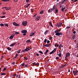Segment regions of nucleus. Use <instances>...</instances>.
I'll return each mask as SVG.
<instances>
[{"mask_svg":"<svg viewBox=\"0 0 78 78\" xmlns=\"http://www.w3.org/2000/svg\"><path fill=\"white\" fill-rule=\"evenodd\" d=\"M35 33H36V32L35 31L34 33H32V34H33V35H34V34H35Z\"/></svg>","mask_w":78,"mask_h":78,"instance_id":"0e129e2a","label":"nucleus"},{"mask_svg":"<svg viewBox=\"0 0 78 78\" xmlns=\"http://www.w3.org/2000/svg\"><path fill=\"white\" fill-rule=\"evenodd\" d=\"M13 2H16V3H17L18 2V0H14Z\"/></svg>","mask_w":78,"mask_h":78,"instance_id":"c9c22d12","label":"nucleus"},{"mask_svg":"<svg viewBox=\"0 0 78 78\" xmlns=\"http://www.w3.org/2000/svg\"><path fill=\"white\" fill-rule=\"evenodd\" d=\"M7 49L8 50H11V48L9 47H8Z\"/></svg>","mask_w":78,"mask_h":78,"instance_id":"5701e85b","label":"nucleus"},{"mask_svg":"<svg viewBox=\"0 0 78 78\" xmlns=\"http://www.w3.org/2000/svg\"><path fill=\"white\" fill-rule=\"evenodd\" d=\"M36 65V66H39V63L38 62H37L36 63H35Z\"/></svg>","mask_w":78,"mask_h":78,"instance_id":"a878e982","label":"nucleus"},{"mask_svg":"<svg viewBox=\"0 0 78 78\" xmlns=\"http://www.w3.org/2000/svg\"><path fill=\"white\" fill-rule=\"evenodd\" d=\"M15 34H16V35H17V34H19V32H15Z\"/></svg>","mask_w":78,"mask_h":78,"instance_id":"393cba45","label":"nucleus"},{"mask_svg":"<svg viewBox=\"0 0 78 78\" xmlns=\"http://www.w3.org/2000/svg\"><path fill=\"white\" fill-rule=\"evenodd\" d=\"M10 0H2V1L3 2H8L9 1H10Z\"/></svg>","mask_w":78,"mask_h":78,"instance_id":"2eb2a0df","label":"nucleus"},{"mask_svg":"<svg viewBox=\"0 0 78 78\" xmlns=\"http://www.w3.org/2000/svg\"><path fill=\"white\" fill-rule=\"evenodd\" d=\"M16 44V43H14L13 44H11L10 46V47H12L13 46H14V45H15Z\"/></svg>","mask_w":78,"mask_h":78,"instance_id":"9b49d317","label":"nucleus"},{"mask_svg":"<svg viewBox=\"0 0 78 78\" xmlns=\"http://www.w3.org/2000/svg\"><path fill=\"white\" fill-rule=\"evenodd\" d=\"M49 59H48V62L46 63V69L48 70H49V68L48 67V66H49Z\"/></svg>","mask_w":78,"mask_h":78,"instance_id":"7ed1b4c3","label":"nucleus"},{"mask_svg":"<svg viewBox=\"0 0 78 78\" xmlns=\"http://www.w3.org/2000/svg\"><path fill=\"white\" fill-rule=\"evenodd\" d=\"M56 50H57V48H55L53 50V52L54 53H55L56 51Z\"/></svg>","mask_w":78,"mask_h":78,"instance_id":"aec40b11","label":"nucleus"},{"mask_svg":"<svg viewBox=\"0 0 78 78\" xmlns=\"http://www.w3.org/2000/svg\"><path fill=\"white\" fill-rule=\"evenodd\" d=\"M6 73H1V75H6Z\"/></svg>","mask_w":78,"mask_h":78,"instance_id":"dca6fc26","label":"nucleus"},{"mask_svg":"<svg viewBox=\"0 0 78 78\" xmlns=\"http://www.w3.org/2000/svg\"><path fill=\"white\" fill-rule=\"evenodd\" d=\"M53 10L52 9H49V12H52L53 11Z\"/></svg>","mask_w":78,"mask_h":78,"instance_id":"b1692460","label":"nucleus"},{"mask_svg":"<svg viewBox=\"0 0 78 78\" xmlns=\"http://www.w3.org/2000/svg\"><path fill=\"white\" fill-rule=\"evenodd\" d=\"M49 24H50V26H51V27H53V25H52V23H51V22H50L49 23Z\"/></svg>","mask_w":78,"mask_h":78,"instance_id":"bb28decb","label":"nucleus"},{"mask_svg":"<svg viewBox=\"0 0 78 78\" xmlns=\"http://www.w3.org/2000/svg\"><path fill=\"white\" fill-rule=\"evenodd\" d=\"M54 53V52H53V51L49 53V54H52V53Z\"/></svg>","mask_w":78,"mask_h":78,"instance_id":"de8ad7c7","label":"nucleus"},{"mask_svg":"<svg viewBox=\"0 0 78 78\" xmlns=\"http://www.w3.org/2000/svg\"><path fill=\"white\" fill-rule=\"evenodd\" d=\"M62 23H58V24H57L56 26V27H60L61 26V25H62Z\"/></svg>","mask_w":78,"mask_h":78,"instance_id":"6e6552de","label":"nucleus"},{"mask_svg":"<svg viewBox=\"0 0 78 78\" xmlns=\"http://www.w3.org/2000/svg\"><path fill=\"white\" fill-rule=\"evenodd\" d=\"M43 47H49V44H46L45 45L43 46Z\"/></svg>","mask_w":78,"mask_h":78,"instance_id":"4468645a","label":"nucleus"},{"mask_svg":"<svg viewBox=\"0 0 78 78\" xmlns=\"http://www.w3.org/2000/svg\"><path fill=\"white\" fill-rule=\"evenodd\" d=\"M27 43H29L30 42H31V41L30 40H27L26 41Z\"/></svg>","mask_w":78,"mask_h":78,"instance_id":"6ab92c4d","label":"nucleus"},{"mask_svg":"<svg viewBox=\"0 0 78 78\" xmlns=\"http://www.w3.org/2000/svg\"><path fill=\"white\" fill-rule=\"evenodd\" d=\"M70 28V27H69V26H68V27H67L65 29V30H69V28Z\"/></svg>","mask_w":78,"mask_h":78,"instance_id":"f8f14e48","label":"nucleus"},{"mask_svg":"<svg viewBox=\"0 0 78 78\" xmlns=\"http://www.w3.org/2000/svg\"><path fill=\"white\" fill-rule=\"evenodd\" d=\"M4 25H5V27H8V24H4Z\"/></svg>","mask_w":78,"mask_h":78,"instance_id":"ea45409f","label":"nucleus"},{"mask_svg":"<svg viewBox=\"0 0 78 78\" xmlns=\"http://www.w3.org/2000/svg\"><path fill=\"white\" fill-rule=\"evenodd\" d=\"M25 67H28V65H25Z\"/></svg>","mask_w":78,"mask_h":78,"instance_id":"e2e57ef3","label":"nucleus"},{"mask_svg":"<svg viewBox=\"0 0 78 78\" xmlns=\"http://www.w3.org/2000/svg\"><path fill=\"white\" fill-rule=\"evenodd\" d=\"M33 36V34L32 33L30 35V37Z\"/></svg>","mask_w":78,"mask_h":78,"instance_id":"864d4df0","label":"nucleus"},{"mask_svg":"<svg viewBox=\"0 0 78 78\" xmlns=\"http://www.w3.org/2000/svg\"><path fill=\"white\" fill-rule=\"evenodd\" d=\"M2 14H6V12H2Z\"/></svg>","mask_w":78,"mask_h":78,"instance_id":"4c0bfd02","label":"nucleus"},{"mask_svg":"<svg viewBox=\"0 0 78 78\" xmlns=\"http://www.w3.org/2000/svg\"><path fill=\"white\" fill-rule=\"evenodd\" d=\"M22 33H27V30H23L22 31Z\"/></svg>","mask_w":78,"mask_h":78,"instance_id":"9d476101","label":"nucleus"},{"mask_svg":"<svg viewBox=\"0 0 78 78\" xmlns=\"http://www.w3.org/2000/svg\"><path fill=\"white\" fill-rule=\"evenodd\" d=\"M60 47H63V46H62V43L60 44Z\"/></svg>","mask_w":78,"mask_h":78,"instance_id":"a19ab883","label":"nucleus"},{"mask_svg":"<svg viewBox=\"0 0 78 78\" xmlns=\"http://www.w3.org/2000/svg\"><path fill=\"white\" fill-rule=\"evenodd\" d=\"M73 34H75V33H76V31H74L73 32Z\"/></svg>","mask_w":78,"mask_h":78,"instance_id":"338daca9","label":"nucleus"},{"mask_svg":"<svg viewBox=\"0 0 78 78\" xmlns=\"http://www.w3.org/2000/svg\"><path fill=\"white\" fill-rule=\"evenodd\" d=\"M17 57V55H15V57L14 58H16Z\"/></svg>","mask_w":78,"mask_h":78,"instance_id":"052dcab7","label":"nucleus"},{"mask_svg":"<svg viewBox=\"0 0 78 78\" xmlns=\"http://www.w3.org/2000/svg\"><path fill=\"white\" fill-rule=\"evenodd\" d=\"M60 35H62V32L60 33Z\"/></svg>","mask_w":78,"mask_h":78,"instance_id":"bf43d9fd","label":"nucleus"},{"mask_svg":"<svg viewBox=\"0 0 78 78\" xmlns=\"http://www.w3.org/2000/svg\"><path fill=\"white\" fill-rule=\"evenodd\" d=\"M70 54L69 52H67L66 55V56L65 57V59H67V57H69V56H70Z\"/></svg>","mask_w":78,"mask_h":78,"instance_id":"20e7f679","label":"nucleus"},{"mask_svg":"<svg viewBox=\"0 0 78 78\" xmlns=\"http://www.w3.org/2000/svg\"><path fill=\"white\" fill-rule=\"evenodd\" d=\"M39 52L41 53V54H43V52H42V51H39Z\"/></svg>","mask_w":78,"mask_h":78,"instance_id":"72a5a7b5","label":"nucleus"},{"mask_svg":"<svg viewBox=\"0 0 78 78\" xmlns=\"http://www.w3.org/2000/svg\"><path fill=\"white\" fill-rule=\"evenodd\" d=\"M58 12V9H56L55 10V13L56 14V13H57Z\"/></svg>","mask_w":78,"mask_h":78,"instance_id":"f704fd0d","label":"nucleus"},{"mask_svg":"<svg viewBox=\"0 0 78 78\" xmlns=\"http://www.w3.org/2000/svg\"><path fill=\"white\" fill-rule=\"evenodd\" d=\"M64 2H65V3H66V0H64V1L62 2V3H63Z\"/></svg>","mask_w":78,"mask_h":78,"instance_id":"6e6d98bb","label":"nucleus"},{"mask_svg":"<svg viewBox=\"0 0 78 78\" xmlns=\"http://www.w3.org/2000/svg\"><path fill=\"white\" fill-rule=\"evenodd\" d=\"M57 55H58L59 57H61V54L59 53V54H57Z\"/></svg>","mask_w":78,"mask_h":78,"instance_id":"473e14b6","label":"nucleus"},{"mask_svg":"<svg viewBox=\"0 0 78 78\" xmlns=\"http://www.w3.org/2000/svg\"><path fill=\"white\" fill-rule=\"evenodd\" d=\"M75 37H76V36L75 35H74L72 37V38L73 39H75Z\"/></svg>","mask_w":78,"mask_h":78,"instance_id":"cd10ccee","label":"nucleus"},{"mask_svg":"<svg viewBox=\"0 0 78 78\" xmlns=\"http://www.w3.org/2000/svg\"><path fill=\"white\" fill-rule=\"evenodd\" d=\"M59 59V58L58 57H57L56 58V59Z\"/></svg>","mask_w":78,"mask_h":78,"instance_id":"4d7b16f0","label":"nucleus"},{"mask_svg":"<svg viewBox=\"0 0 78 78\" xmlns=\"http://www.w3.org/2000/svg\"><path fill=\"white\" fill-rule=\"evenodd\" d=\"M48 30H46L44 34H45V35H46V34H47L48 33Z\"/></svg>","mask_w":78,"mask_h":78,"instance_id":"412c9836","label":"nucleus"},{"mask_svg":"<svg viewBox=\"0 0 78 78\" xmlns=\"http://www.w3.org/2000/svg\"><path fill=\"white\" fill-rule=\"evenodd\" d=\"M5 17H6V16H1V18H4Z\"/></svg>","mask_w":78,"mask_h":78,"instance_id":"8fccbe9b","label":"nucleus"},{"mask_svg":"<svg viewBox=\"0 0 78 78\" xmlns=\"http://www.w3.org/2000/svg\"><path fill=\"white\" fill-rule=\"evenodd\" d=\"M11 63L12 64L14 65V64H16V63L15 62H12Z\"/></svg>","mask_w":78,"mask_h":78,"instance_id":"79ce46f5","label":"nucleus"},{"mask_svg":"<svg viewBox=\"0 0 78 78\" xmlns=\"http://www.w3.org/2000/svg\"><path fill=\"white\" fill-rule=\"evenodd\" d=\"M0 26L1 27H4V24L3 23H1L0 24Z\"/></svg>","mask_w":78,"mask_h":78,"instance_id":"e433bc0d","label":"nucleus"},{"mask_svg":"<svg viewBox=\"0 0 78 78\" xmlns=\"http://www.w3.org/2000/svg\"><path fill=\"white\" fill-rule=\"evenodd\" d=\"M20 51H21L20 49L18 50V51H17V53H18V54H19V53H20Z\"/></svg>","mask_w":78,"mask_h":78,"instance_id":"c85d7f7f","label":"nucleus"},{"mask_svg":"<svg viewBox=\"0 0 78 78\" xmlns=\"http://www.w3.org/2000/svg\"><path fill=\"white\" fill-rule=\"evenodd\" d=\"M47 40L46 39H45L44 40V43H46V42H47Z\"/></svg>","mask_w":78,"mask_h":78,"instance_id":"09e8293b","label":"nucleus"},{"mask_svg":"<svg viewBox=\"0 0 78 78\" xmlns=\"http://www.w3.org/2000/svg\"><path fill=\"white\" fill-rule=\"evenodd\" d=\"M24 7L25 8H28V7L27 5H26L24 6Z\"/></svg>","mask_w":78,"mask_h":78,"instance_id":"7c9ffc66","label":"nucleus"},{"mask_svg":"<svg viewBox=\"0 0 78 78\" xmlns=\"http://www.w3.org/2000/svg\"><path fill=\"white\" fill-rule=\"evenodd\" d=\"M30 10L31 11V12H34V9H30Z\"/></svg>","mask_w":78,"mask_h":78,"instance_id":"a18cd8bd","label":"nucleus"},{"mask_svg":"<svg viewBox=\"0 0 78 78\" xmlns=\"http://www.w3.org/2000/svg\"><path fill=\"white\" fill-rule=\"evenodd\" d=\"M40 18H41V16H38L36 18L35 20H36L38 21L40 19Z\"/></svg>","mask_w":78,"mask_h":78,"instance_id":"1a4fd4ad","label":"nucleus"},{"mask_svg":"<svg viewBox=\"0 0 78 78\" xmlns=\"http://www.w3.org/2000/svg\"><path fill=\"white\" fill-rule=\"evenodd\" d=\"M8 7H5V8L6 9V10H8Z\"/></svg>","mask_w":78,"mask_h":78,"instance_id":"5fc2aeb1","label":"nucleus"},{"mask_svg":"<svg viewBox=\"0 0 78 78\" xmlns=\"http://www.w3.org/2000/svg\"><path fill=\"white\" fill-rule=\"evenodd\" d=\"M13 37H13L12 35H11V36L9 37V39H12L13 38Z\"/></svg>","mask_w":78,"mask_h":78,"instance_id":"a211bd4d","label":"nucleus"},{"mask_svg":"<svg viewBox=\"0 0 78 78\" xmlns=\"http://www.w3.org/2000/svg\"><path fill=\"white\" fill-rule=\"evenodd\" d=\"M66 9V7H65L62 8L61 9V10L62 11V12H64V9Z\"/></svg>","mask_w":78,"mask_h":78,"instance_id":"f3484780","label":"nucleus"},{"mask_svg":"<svg viewBox=\"0 0 78 78\" xmlns=\"http://www.w3.org/2000/svg\"><path fill=\"white\" fill-rule=\"evenodd\" d=\"M22 24L23 26H26V25H27V21H23L22 23Z\"/></svg>","mask_w":78,"mask_h":78,"instance_id":"39448f33","label":"nucleus"},{"mask_svg":"<svg viewBox=\"0 0 78 78\" xmlns=\"http://www.w3.org/2000/svg\"><path fill=\"white\" fill-rule=\"evenodd\" d=\"M59 30H57L55 31V33H56L55 35L56 36H60V33L59 32Z\"/></svg>","mask_w":78,"mask_h":78,"instance_id":"f257e3e1","label":"nucleus"},{"mask_svg":"<svg viewBox=\"0 0 78 78\" xmlns=\"http://www.w3.org/2000/svg\"><path fill=\"white\" fill-rule=\"evenodd\" d=\"M11 9V7H8L7 10H9L10 9Z\"/></svg>","mask_w":78,"mask_h":78,"instance_id":"49530a36","label":"nucleus"},{"mask_svg":"<svg viewBox=\"0 0 78 78\" xmlns=\"http://www.w3.org/2000/svg\"><path fill=\"white\" fill-rule=\"evenodd\" d=\"M24 59H26V60H28V58L27 57L25 58L24 57Z\"/></svg>","mask_w":78,"mask_h":78,"instance_id":"603ef678","label":"nucleus"},{"mask_svg":"<svg viewBox=\"0 0 78 78\" xmlns=\"http://www.w3.org/2000/svg\"><path fill=\"white\" fill-rule=\"evenodd\" d=\"M25 63H22L20 65V67H23V66H25Z\"/></svg>","mask_w":78,"mask_h":78,"instance_id":"ddd939ff","label":"nucleus"},{"mask_svg":"<svg viewBox=\"0 0 78 78\" xmlns=\"http://www.w3.org/2000/svg\"><path fill=\"white\" fill-rule=\"evenodd\" d=\"M58 46H59V44H55V46L57 47H58Z\"/></svg>","mask_w":78,"mask_h":78,"instance_id":"2f4dec72","label":"nucleus"},{"mask_svg":"<svg viewBox=\"0 0 78 78\" xmlns=\"http://www.w3.org/2000/svg\"><path fill=\"white\" fill-rule=\"evenodd\" d=\"M5 70H6V68H5L3 70V71L4 72Z\"/></svg>","mask_w":78,"mask_h":78,"instance_id":"3c124183","label":"nucleus"},{"mask_svg":"<svg viewBox=\"0 0 78 78\" xmlns=\"http://www.w3.org/2000/svg\"><path fill=\"white\" fill-rule=\"evenodd\" d=\"M18 78H21V77H20V75H19Z\"/></svg>","mask_w":78,"mask_h":78,"instance_id":"774afa93","label":"nucleus"},{"mask_svg":"<svg viewBox=\"0 0 78 78\" xmlns=\"http://www.w3.org/2000/svg\"><path fill=\"white\" fill-rule=\"evenodd\" d=\"M36 55H37L38 56H39V54L37 53L36 54Z\"/></svg>","mask_w":78,"mask_h":78,"instance_id":"69168bd1","label":"nucleus"},{"mask_svg":"<svg viewBox=\"0 0 78 78\" xmlns=\"http://www.w3.org/2000/svg\"><path fill=\"white\" fill-rule=\"evenodd\" d=\"M13 25L14 26H16V27H18V26H19V25H20L19 24H17L15 22L13 23Z\"/></svg>","mask_w":78,"mask_h":78,"instance_id":"423d86ee","label":"nucleus"},{"mask_svg":"<svg viewBox=\"0 0 78 78\" xmlns=\"http://www.w3.org/2000/svg\"><path fill=\"white\" fill-rule=\"evenodd\" d=\"M31 48L30 47H28L26 48L22 51V52H26V51H29V50H30Z\"/></svg>","mask_w":78,"mask_h":78,"instance_id":"f03ea898","label":"nucleus"},{"mask_svg":"<svg viewBox=\"0 0 78 78\" xmlns=\"http://www.w3.org/2000/svg\"><path fill=\"white\" fill-rule=\"evenodd\" d=\"M11 35H12V36H13V37H14V36H15V34H12Z\"/></svg>","mask_w":78,"mask_h":78,"instance_id":"13d9d810","label":"nucleus"},{"mask_svg":"<svg viewBox=\"0 0 78 78\" xmlns=\"http://www.w3.org/2000/svg\"><path fill=\"white\" fill-rule=\"evenodd\" d=\"M23 34L24 36H26V34L25 33H24Z\"/></svg>","mask_w":78,"mask_h":78,"instance_id":"680f3d73","label":"nucleus"},{"mask_svg":"<svg viewBox=\"0 0 78 78\" xmlns=\"http://www.w3.org/2000/svg\"><path fill=\"white\" fill-rule=\"evenodd\" d=\"M78 71L77 70H76L75 71H73V73L74 75H77V73H78Z\"/></svg>","mask_w":78,"mask_h":78,"instance_id":"0eeeda50","label":"nucleus"},{"mask_svg":"<svg viewBox=\"0 0 78 78\" xmlns=\"http://www.w3.org/2000/svg\"><path fill=\"white\" fill-rule=\"evenodd\" d=\"M26 1L27 2V3H28L30 2V0H26Z\"/></svg>","mask_w":78,"mask_h":78,"instance_id":"c03bdc74","label":"nucleus"},{"mask_svg":"<svg viewBox=\"0 0 78 78\" xmlns=\"http://www.w3.org/2000/svg\"><path fill=\"white\" fill-rule=\"evenodd\" d=\"M53 39V37H51L49 38V40H51V39Z\"/></svg>","mask_w":78,"mask_h":78,"instance_id":"37998d69","label":"nucleus"},{"mask_svg":"<svg viewBox=\"0 0 78 78\" xmlns=\"http://www.w3.org/2000/svg\"><path fill=\"white\" fill-rule=\"evenodd\" d=\"M44 13V11L43 10H42L40 12V14H43Z\"/></svg>","mask_w":78,"mask_h":78,"instance_id":"c756f323","label":"nucleus"},{"mask_svg":"<svg viewBox=\"0 0 78 78\" xmlns=\"http://www.w3.org/2000/svg\"><path fill=\"white\" fill-rule=\"evenodd\" d=\"M48 52V50H46V52H45V55H47V53Z\"/></svg>","mask_w":78,"mask_h":78,"instance_id":"4be33fe9","label":"nucleus"},{"mask_svg":"<svg viewBox=\"0 0 78 78\" xmlns=\"http://www.w3.org/2000/svg\"><path fill=\"white\" fill-rule=\"evenodd\" d=\"M55 7H56V6H54L53 7V8H52V10H54V9H55Z\"/></svg>","mask_w":78,"mask_h":78,"instance_id":"58836bf2","label":"nucleus"}]
</instances>
